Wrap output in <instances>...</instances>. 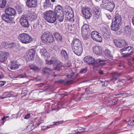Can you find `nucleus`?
Masks as SVG:
<instances>
[{
    "mask_svg": "<svg viewBox=\"0 0 134 134\" xmlns=\"http://www.w3.org/2000/svg\"><path fill=\"white\" fill-rule=\"evenodd\" d=\"M71 45L74 53L77 55H80L83 51L81 41L78 39H74L72 42Z\"/></svg>",
    "mask_w": 134,
    "mask_h": 134,
    "instance_id": "obj_1",
    "label": "nucleus"
},
{
    "mask_svg": "<svg viewBox=\"0 0 134 134\" xmlns=\"http://www.w3.org/2000/svg\"><path fill=\"white\" fill-rule=\"evenodd\" d=\"M122 23L121 16L116 13L114 18L112 19L111 25V29L113 31H118L120 28Z\"/></svg>",
    "mask_w": 134,
    "mask_h": 134,
    "instance_id": "obj_2",
    "label": "nucleus"
},
{
    "mask_svg": "<svg viewBox=\"0 0 134 134\" xmlns=\"http://www.w3.org/2000/svg\"><path fill=\"white\" fill-rule=\"evenodd\" d=\"M56 13L52 11H47L43 13V16L46 20L50 23H53L56 20Z\"/></svg>",
    "mask_w": 134,
    "mask_h": 134,
    "instance_id": "obj_3",
    "label": "nucleus"
},
{
    "mask_svg": "<svg viewBox=\"0 0 134 134\" xmlns=\"http://www.w3.org/2000/svg\"><path fill=\"white\" fill-rule=\"evenodd\" d=\"M18 38L20 42L25 44L30 43L32 41L31 37L28 34L24 33L20 34Z\"/></svg>",
    "mask_w": 134,
    "mask_h": 134,
    "instance_id": "obj_4",
    "label": "nucleus"
},
{
    "mask_svg": "<svg viewBox=\"0 0 134 134\" xmlns=\"http://www.w3.org/2000/svg\"><path fill=\"white\" fill-rule=\"evenodd\" d=\"M82 36L84 40L88 39L91 33V31L89 26L86 24H84L81 28Z\"/></svg>",
    "mask_w": 134,
    "mask_h": 134,
    "instance_id": "obj_5",
    "label": "nucleus"
},
{
    "mask_svg": "<svg viewBox=\"0 0 134 134\" xmlns=\"http://www.w3.org/2000/svg\"><path fill=\"white\" fill-rule=\"evenodd\" d=\"M41 40L42 41L47 43H52L54 41L52 35L49 32H45L42 34Z\"/></svg>",
    "mask_w": 134,
    "mask_h": 134,
    "instance_id": "obj_6",
    "label": "nucleus"
},
{
    "mask_svg": "<svg viewBox=\"0 0 134 134\" xmlns=\"http://www.w3.org/2000/svg\"><path fill=\"white\" fill-rule=\"evenodd\" d=\"M114 43L116 47L119 48H123L124 47H127L128 45L127 43L123 39L115 40H114Z\"/></svg>",
    "mask_w": 134,
    "mask_h": 134,
    "instance_id": "obj_7",
    "label": "nucleus"
},
{
    "mask_svg": "<svg viewBox=\"0 0 134 134\" xmlns=\"http://www.w3.org/2000/svg\"><path fill=\"white\" fill-rule=\"evenodd\" d=\"M100 34L95 31H92L91 34V38L97 42H100L102 41V38L99 35Z\"/></svg>",
    "mask_w": 134,
    "mask_h": 134,
    "instance_id": "obj_8",
    "label": "nucleus"
},
{
    "mask_svg": "<svg viewBox=\"0 0 134 134\" xmlns=\"http://www.w3.org/2000/svg\"><path fill=\"white\" fill-rule=\"evenodd\" d=\"M20 22L23 27L27 28L29 27L30 24L28 20L27 17L26 16H22L20 19Z\"/></svg>",
    "mask_w": 134,
    "mask_h": 134,
    "instance_id": "obj_9",
    "label": "nucleus"
},
{
    "mask_svg": "<svg viewBox=\"0 0 134 134\" xmlns=\"http://www.w3.org/2000/svg\"><path fill=\"white\" fill-rule=\"evenodd\" d=\"M103 5L104 8L111 12L113 11L115 6L114 3L111 2H109L107 3H104Z\"/></svg>",
    "mask_w": 134,
    "mask_h": 134,
    "instance_id": "obj_10",
    "label": "nucleus"
},
{
    "mask_svg": "<svg viewBox=\"0 0 134 134\" xmlns=\"http://www.w3.org/2000/svg\"><path fill=\"white\" fill-rule=\"evenodd\" d=\"M81 12L85 18L87 19H90L92 16V14L88 8H82Z\"/></svg>",
    "mask_w": 134,
    "mask_h": 134,
    "instance_id": "obj_11",
    "label": "nucleus"
},
{
    "mask_svg": "<svg viewBox=\"0 0 134 134\" xmlns=\"http://www.w3.org/2000/svg\"><path fill=\"white\" fill-rule=\"evenodd\" d=\"M1 18L3 20L7 23H12L13 21V18L12 16L5 13L2 15Z\"/></svg>",
    "mask_w": 134,
    "mask_h": 134,
    "instance_id": "obj_12",
    "label": "nucleus"
},
{
    "mask_svg": "<svg viewBox=\"0 0 134 134\" xmlns=\"http://www.w3.org/2000/svg\"><path fill=\"white\" fill-rule=\"evenodd\" d=\"M92 12L97 18H98L101 14L100 9L98 7H93L92 9Z\"/></svg>",
    "mask_w": 134,
    "mask_h": 134,
    "instance_id": "obj_13",
    "label": "nucleus"
},
{
    "mask_svg": "<svg viewBox=\"0 0 134 134\" xmlns=\"http://www.w3.org/2000/svg\"><path fill=\"white\" fill-rule=\"evenodd\" d=\"M93 51L94 53L97 55H101L102 53L101 47L99 46H95L93 47Z\"/></svg>",
    "mask_w": 134,
    "mask_h": 134,
    "instance_id": "obj_14",
    "label": "nucleus"
},
{
    "mask_svg": "<svg viewBox=\"0 0 134 134\" xmlns=\"http://www.w3.org/2000/svg\"><path fill=\"white\" fill-rule=\"evenodd\" d=\"M84 60L88 64L92 65H95L96 60L92 57L89 56H86L84 58Z\"/></svg>",
    "mask_w": 134,
    "mask_h": 134,
    "instance_id": "obj_15",
    "label": "nucleus"
},
{
    "mask_svg": "<svg viewBox=\"0 0 134 134\" xmlns=\"http://www.w3.org/2000/svg\"><path fill=\"white\" fill-rule=\"evenodd\" d=\"M35 55V51L33 49H31L28 52L27 57L29 61L33 60Z\"/></svg>",
    "mask_w": 134,
    "mask_h": 134,
    "instance_id": "obj_16",
    "label": "nucleus"
},
{
    "mask_svg": "<svg viewBox=\"0 0 134 134\" xmlns=\"http://www.w3.org/2000/svg\"><path fill=\"white\" fill-rule=\"evenodd\" d=\"M4 12L11 16H15L16 14V12L15 10L11 7L7 8L5 10Z\"/></svg>",
    "mask_w": 134,
    "mask_h": 134,
    "instance_id": "obj_17",
    "label": "nucleus"
},
{
    "mask_svg": "<svg viewBox=\"0 0 134 134\" xmlns=\"http://www.w3.org/2000/svg\"><path fill=\"white\" fill-rule=\"evenodd\" d=\"M9 53L2 51L0 52V62H4L7 59Z\"/></svg>",
    "mask_w": 134,
    "mask_h": 134,
    "instance_id": "obj_18",
    "label": "nucleus"
},
{
    "mask_svg": "<svg viewBox=\"0 0 134 134\" xmlns=\"http://www.w3.org/2000/svg\"><path fill=\"white\" fill-rule=\"evenodd\" d=\"M107 63L106 60L98 58L95 60V65H96L98 67L105 66Z\"/></svg>",
    "mask_w": 134,
    "mask_h": 134,
    "instance_id": "obj_19",
    "label": "nucleus"
},
{
    "mask_svg": "<svg viewBox=\"0 0 134 134\" xmlns=\"http://www.w3.org/2000/svg\"><path fill=\"white\" fill-rule=\"evenodd\" d=\"M26 3L27 6L29 8H32L36 7L37 3L32 0H27Z\"/></svg>",
    "mask_w": 134,
    "mask_h": 134,
    "instance_id": "obj_20",
    "label": "nucleus"
},
{
    "mask_svg": "<svg viewBox=\"0 0 134 134\" xmlns=\"http://www.w3.org/2000/svg\"><path fill=\"white\" fill-rule=\"evenodd\" d=\"M120 73L117 72H114L112 73L111 74V77L110 79V80H114V81L116 80L118 77L120 76Z\"/></svg>",
    "mask_w": 134,
    "mask_h": 134,
    "instance_id": "obj_21",
    "label": "nucleus"
},
{
    "mask_svg": "<svg viewBox=\"0 0 134 134\" xmlns=\"http://www.w3.org/2000/svg\"><path fill=\"white\" fill-rule=\"evenodd\" d=\"M29 16L31 19V21H34L37 18V14L34 11H32L30 12Z\"/></svg>",
    "mask_w": 134,
    "mask_h": 134,
    "instance_id": "obj_22",
    "label": "nucleus"
},
{
    "mask_svg": "<svg viewBox=\"0 0 134 134\" xmlns=\"http://www.w3.org/2000/svg\"><path fill=\"white\" fill-rule=\"evenodd\" d=\"M70 69V72L68 73L69 74L67 75V77L68 78L74 79L77 74L73 72L71 69Z\"/></svg>",
    "mask_w": 134,
    "mask_h": 134,
    "instance_id": "obj_23",
    "label": "nucleus"
},
{
    "mask_svg": "<svg viewBox=\"0 0 134 134\" xmlns=\"http://www.w3.org/2000/svg\"><path fill=\"white\" fill-rule=\"evenodd\" d=\"M55 13L56 14L58 13H63L62 12V7L60 5H57L55 7L54 9Z\"/></svg>",
    "mask_w": 134,
    "mask_h": 134,
    "instance_id": "obj_24",
    "label": "nucleus"
},
{
    "mask_svg": "<svg viewBox=\"0 0 134 134\" xmlns=\"http://www.w3.org/2000/svg\"><path fill=\"white\" fill-rule=\"evenodd\" d=\"M61 56L64 57L65 60H68L69 59V56L66 51L64 50H62L60 52Z\"/></svg>",
    "mask_w": 134,
    "mask_h": 134,
    "instance_id": "obj_25",
    "label": "nucleus"
},
{
    "mask_svg": "<svg viewBox=\"0 0 134 134\" xmlns=\"http://www.w3.org/2000/svg\"><path fill=\"white\" fill-rule=\"evenodd\" d=\"M53 35L56 40L58 42H62V36L58 33H55Z\"/></svg>",
    "mask_w": 134,
    "mask_h": 134,
    "instance_id": "obj_26",
    "label": "nucleus"
},
{
    "mask_svg": "<svg viewBox=\"0 0 134 134\" xmlns=\"http://www.w3.org/2000/svg\"><path fill=\"white\" fill-rule=\"evenodd\" d=\"M58 20L60 22L62 21L64 18V15L63 13L56 14Z\"/></svg>",
    "mask_w": 134,
    "mask_h": 134,
    "instance_id": "obj_27",
    "label": "nucleus"
},
{
    "mask_svg": "<svg viewBox=\"0 0 134 134\" xmlns=\"http://www.w3.org/2000/svg\"><path fill=\"white\" fill-rule=\"evenodd\" d=\"M42 73L43 74H51L52 72V70L48 68H43L42 70Z\"/></svg>",
    "mask_w": 134,
    "mask_h": 134,
    "instance_id": "obj_28",
    "label": "nucleus"
},
{
    "mask_svg": "<svg viewBox=\"0 0 134 134\" xmlns=\"http://www.w3.org/2000/svg\"><path fill=\"white\" fill-rule=\"evenodd\" d=\"M117 100L114 99L108 102L107 104L109 106H112L115 104L117 103Z\"/></svg>",
    "mask_w": 134,
    "mask_h": 134,
    "instance_id": "obj_29",
    "label": "nucleus"
},
{
    "mask_svg": "<svg viewBox=\"0 0 134 134\" xmlns=\"http://www.w3.org/2000/svg\"><path fill=\"white\" fill-rule=\"evenodd\" d=\"M127 125L132 126H134V115L132 117L130 118Z\"/></svg>",
    "mask_w": 134,
    "mask_h": 134,
    "instance_id": "obj_30",
    "label": "nucleus"
},
{
    "mask_svg": "<svg viewBox=\"0 0 134 134\" xmlns=\"http://www.w3.org/2000/svg\"><path fill=\"white\" fill-rule=\"evenodd\" d=\"M9 65H10V67H19L20 66H21V64H18V63L15 62H11L10 63Z\"/></svg>",
    "mask_w": 134,
    "mask_h": 134,
    "instance_id": "obj_31",
    "label": "nucleus"
},
{
    "mask_svg": "<svg viewBox=\"0 0 134 134\" xmlns=\"http://www.w3.org/2000/svg\"><path fill=\"white\" fill-rule=\"evenodd\" d=\"M40 53L41 55L44 57L47 56L48 53L47 50L44 48L41 49L40 50Z\"/></svg>",
    "mask_w": 134,
    "mask_h": 134,
    "instance_id": "obj_32",
    "label": "nucleus"
},
{
    "mask_svg": "<svg viewBox=\"0 0 134 134\" xmlns=\"http://www.w3.org/2000/svg\"><path fill=\"white\" fill-rule=\"evenodd\" d=\"M54 64L57 66V67H62L63 63L59 60L54 59Z\"/></svg>",
    "mask_w": 134,
    "mask_h": 134,
    "instance_id": "obj_33",
    "label": "nucleus"
},
{
    "mask_svg": "<svg viewBox=\"0 0 134 134\" xmlns=\"http://www.w3.org/2000/svg\"><path fill=\"white\" fill-rule=\"evenodd\" d=\"M30 123H31V124H32L33 123V124L31 126V127L30 128V130L32 131L33 129H35V128H36L37 127V125L36 124V122L35 121H34L33 120H31L30 121Z\"/></svg>",
    "mask_w": 134,
    "mask_h": 134,
    "instance_id": "obj_34",
    "label": "nucleus"
},
{
    "mask_svg": "<svg viewBox=\"0 0 134 134\" xmlns=\"http://www.w3.org/2000/svg\"><path fill=\"white\" fill-rule=\"evenodd\" d=\"M132 47L131 46H128V47H124L123 48L121 49H120V51L122 52H123L124 51H128V52L130 51H131V50H132Z\"/></svg>",
    "mask_w": 134,
    "mask_h": 134,
    "instance_id": "obj_35",
    "label": "nucleus"
},
{
    "mask_svg": "<svg viewBox=\"0 0 134 134\" xmlns=\"http://www.w3.org/2000/svg\"><path fill=\"white\" fill-rule=\"evenodd\" d=\"M70 15H71L70 14H69L68 15H66L65 17V20H68L71 21L72 19H73V21H74V19H73V15H72L71 16H70Z\"/></svg>",
    "mask_w": 134,
    "mask_h": 134,
    "instance_id": "obj_36",
    "label": "nucleus"
},
{
    "mask_svg": "<svg viewBox=\"0 0 134 134\" xmlns=\"http://www.w3.org/2000/svg\"><path fill=\"white\" fill-rule=\"evenodd\" d=\"M33 28L36 30H39L42 29L41 26H40L38 24H35L33 25Z\"/></svg>",
    "mask_w": 134,
    "mask_h": 134,
    "instance_id": "obj_37",
    "label": "nucleus"
},
{
    "mask_svg": "<svg viewBox=\"0 0 134 134\" xmlns=\"http://www.w3.org/2000/svg\"><path fill=\"white\" fill-rule=\"evenodd\" d=\"M58 82L59 83L64 85H65L69 83L68 81L63 80H59L58 81Z\"/></svg>",
    "mask_w": 134,
    "mask_h": 134,
    "instance_id": "obj_38",
    "label": "nucleus"
},
{
    "mask_svg": "<svg viewBox=\"0 0 134 134\" xmlns=\"http://www.w3.org/2000/svg\"><path fill=\"white\" fill-rule=\"evenodd\" d=\"M51 4V2L49 0H46L44 3L43 6L44 8H46L47 5H49Z\"/></svg>",
    "mask_w": 134,
    "mask_h": 134,
    "instance_id": "obj_39",
    "label": "nucleus"
},
{
    "mask_svg": "<svg viewBox=\"0 0 134 134\" xmlns=\"http://www.w3.org/2000/svg\"><path fill=\"white\" fill-rule=\"evenodd\" d=\"M54 58H52L50 60H46V63L47 64L51 65L54 63Z\"/></svg>",
    "mask_w": 134,
    "mask_h": 134,
    "instance_id": "obj_40",
    "label": "nucleus"
},
{
    "mask_svg": "<svg viewBox=\"0 0 134 134\" xmlns=\"http://www.w3.org/2000/svg\"><path fill=\"white\" fill-rule=\"evenodd\" d=\"M6 1L5 0H3L2 1L1 3L0 4V7L1 8H4L6 5Z\"/></svg>",
    "mask_w": 134,
    "mask_h": 134,
    "instance_id": "obj_41",
    "label": "nucleus"
},
{
    "mask_svg": "<svg viewBox=\"0 0 134 134\" xmlns=\"http://www.w3.org/2000/svg\"><path fill=\"white\" fill-rule=\"evenodd\" d=\"M104 53L107 56L110 57L111 56L110 52L109 50H106L104 52Z\"/></svg>",
    "mask_w": 134,
    "mask_h": 134,
    "instance_id": "obj_42",
    "label": "nucleus"
},
{
    "mask_svg": "<svg viewBox=\"0 0 134 134\" xmlns=\"http://www.w3.org/2000/svg\"><path fill=\"white\" fill-rule=\"evenodd\" d=\"M36 63L37 65H38L39 66H42V62L40 59L38 58H37L36 60Z\"/></svg>",
    "mask_w": 134,
    "mask_h": 134,
    "instance_id": "obj_43",
    "label": "nucleus"
},
{
    "mask_svg": "<svg viewBox=\"0 0 134 134\" xmlns=\"http://www.w3.org/2000/svg\"><path fill=\"white\" fill-rule=\"evenodd\" d=\"M8 47L7 48H13L15 46V44L14 43H8Z\"/></svg>",
    "mask_w": 134,
    "mask_h": 134,
    "instance_id": "obj_44",
    "label": "nucleus"
},
{
    "mask_svg": "<svg viewBox=\"0 0 134 134\" xmlns=\"http://www.w3.org/2000/svg\"><path fill=\"white\" fill-rule=\"evenodd\" d=\"M124 30L127 34L129 32L130 30V26L129 25L126 26L124 28Z\"/></svg>",
    "mask_w": 134,
    "mask_h": 134,
    "instance_id": "obj_45",
    "label": "nucleus"
},
{
    "mask_svg": "<svg viewBox=\"0 0 134 134\" xmlns=\"http://www.w3.org/2000/svg\"><path fill=\"white\" fill-rule=\"evenodd\" d=\"M133 51L132 50H131V51L129 53H126V54L125 53L123 54V57H127L129 56L130 55H131L132 54V53H133Z\"/></svg>",
    "mask_w": 134,
    "mask_h": 134,
    "instance_id": "obj_46",
    "label": "nucleus"
},
{
    "mask_svg": "<svg viewBox=\"0 0 134 134\" xmlns=\"http://www.w3.org/2000/svg\"><path fill=\"white\" fill-rule=\"evenodd\" d=\"M101 30L102 32V34L107 33L108 31V29L106 27L102 28Z\"/></svg>",
    "mask_w": 134,
    "mask_h": 134,
    "instance_id": "obj_47",
    "label": "nucleus"
},
{
    "mask_svg": "<svg viewBox=\"0 0 134 134\" xmlns=\"http://www.w3.org/2000/svg\"><path fill=\"white\" fill-rule=\"evenodd\" d=\"M15 7L17 9V11L20 12H22V8L20 7H19L18 5H17L15 6Z\"/></svg>",
    "mask_w": 134,
    "mask_h": 134,
    "instance_id": "obj_48",
    "label": "nucleus"
},
{
    "mask_svg": "<svg viewBox=\"0 0 134 134\" xmlns=\"http://www.w3.org/2000/svg\"><path fill=\"white\" fill-rule=\"evenodd\" d=\"M30 69L33 70L35 72H38L40 69L39 68H30Z\"/></svg>",
    "mask_w": 134,
    "mask_h": 134,
    "instance_id": "obj_49",
    "label": "nucleus"
},
{
    "mask_svg": "<svg viewBox=\"0 0 134 134\" xmlns=\"http://www.w3.org/2000/svg\"><path fill=\"white\" fill-rule=\"evenodd\" d=\"M65 66L66 67H70L72 66L70 62L69 61L65 63Z\"/></svg>",
    "mask_w": 134,
    "mask_h": 134,
    "instance_id": "obj_50",
    "label": "nucleus"
},
{
    "mask_svg": "<svg viewBox=\"0 0 134 134\" xmlns=\"http://www.w3.org/2000/svg\"><path fill=\"white\" fill-rule=\"evenodd\" d=\"M63 121H57V122H54L53 123V125H58V124H59L62 123H63Z\"/></svg>",
    "mask_w": 134,
    "mask_h": 134,
    "instance_id": "obj_51",
    "label": "nucleus"
},
{
    "mask_svg": "<svg viewBox=\"0 0 134 134\" xmlns=\"http://www.w3.org/2000/svg\"><path fill=\"white\" fill-rule=\"evenodd\" d=\"M2 44L4 47L7 48H8V43L6 42H3L2 43Z\"/></svg>",
    "mask_w": 134,
    "mask_h": 134,
    "instance_id": "obj_52",
    "label": "nucleus"
},
{
    "mask_svg": "<svg viewBox=\"0 0 134 134\" xmlns=\"http://www.w3.org/2000/svg\"><path fill=\"white\" fill-rule=\"evenodd\" d=\"M38 122H36V124L37 126L41 124L43 122V121L42 120H38Z\"/></svg>",
    "mask_w": 134,
    "mask_h": 134,
    "instance_id": "obj_53",
    "label": "nucleus"
},
{
    "mask_svg": "<svg viewBox=\"0 0 134 134\" xmlns=\"http://www.w3.org/2000/svg\"><path fill=\"white\" fill-rule=\"evenodd\" d=\"M87 68L83 69L80 71V73L81 74L85 73L87 71Z\"/></svg>",
    "mask_w": 134,
    "mask_h": 134,
    "instance_id": "obj_54",
    "label": "nucleus"
},
{
    "mask_svg": "<svg viewBox=\"0 0 134 134\" xmlns=\"http://www.w3.org/2000/svg\"><path fill=\"white\" fill-rule=\"evenodd\" d=\"M0 82H2L0 84V86L2 87L6 83V81H1Z\"/></svg>",
    "mask_w": 134,
    "mask_h": 134,
    "instance_id": "obj_55",
    "label": "nucleus"
},
{
    "mask_svg": "<svg viewBox=\"0 0 134 134\" xmlns=\"http://www.w3.org/2000/svg\"><path fill=\"white\" fill-rule=\"evenodd\" d=\"M49 126L47 127V126H42L41 127L42 130H45L49 128Z\"/></svg>",
    "mask_w": 134,
    "mask_h": 134,
    "instance_id": "obj_56",
    "label": "nucleus"
},
{
    "mask_svg": "<svg viewBox=\"0 0 134 134\" xmlns=\"http://www.w3.org/2000/svg\"><path fill=\"white\" fill-rule=\"evenodd\" d=\"M86 92L91 91H92V89L91 88L88 87L85 89Z\"/></svg>",
    "mask_w": 134,
    "mask_h": 134,
    "instance_id": "obj_57",
    "label": "nucleus"
},
{
    "mask_svg": "<svg viewBox=\"0 0 134 134\" xmlns=\"http://www.w3.org/2000/svg\"><path fill=\"white\" fill-rule=\"evenodd\" d=\"M103 37L105 39L107 40L108 38V35L107 34V33H105L104 34H103Z\"/></svg>",
    "mask_w": 134,
    "mask_h": 134,
    "instance_id": "obj_58",
    "label": "nucleus"
},
{
    "mask_svg": "<svg viewBox=\"0 0 134 134\" xmlns=\"http://www.w3.org/2000/svg\"><path fill=\"white\" fill-rule=\"evenodd\" d=\"M26 73H25L24 75H22V74L20 75H19V76H18V77H19L20 78H23L26 77Z\"/></svg>",
    "mask_w": 134,
    "mask_h": 134,
    "instance_id": "obj_59",
    "label": "nucleus"
},
{
    "mask_svg": "<svg viewBox=\"0 0 134 134\" xmlns=\"http://www.w3.org/2000/svg\"><path fill=\"white\" fill-rule=\"evenodd\" d=\"M30 116V114H28L26 115L24 118L26 119H28Z\"/></svg>",
    "mask_w": 134,
    "mask_h": 134,
    "instance_id": "obj_60",
    "label": "nucleus"
},
{
    "mask_svg": "<svg viewBox=\"0 0 134 134\" xmlns=\"http://www.w3.org/2000/svg\"><path fill=\"white\" fill-rule=\"evenodd\" d=\"M10 97L9 94L7 95V96H5L4 97H2V96H0V98H1L2 99H4L5 98H7L8 97Z\"/></svg>",
    "mask_w": 134,
    "mask_h": 134,
    "instance_id": "obj_61",
    "label": "nucleus"
},
{
    "mask_svg": "<svg viewBox=\"0 0 134 134\" xmlns=\"http://www.w3.org/2000/svg\"><path fill=\"white\" fill-rule=\"evenodd\" d=\"M74 131L76 133H80L82 132V131L80 130V129H78L77 130Z\"/></svg>",
    "mask_w": 134,
    "mask_h": 134,
    "instance_id": "obj_62",
    "label": "nucleus"
},
{
    "mask_svg": "<svg viewBox=\"0 0 134 134\" xmlns=\"http://www.w3.org/2000/svg\"><path fill=\"white\" fill-rule=\"evenodd\" d=\"M121 31H119L118 32H117L116 33V34L117 35H119L121 34Z\"/></svg>",
    "mask_w": 134,
    "mask_h": 134,
    "instance_id": "obj_63",
    "label": "nucleus"
},
{
    "mask_svg": "<svg viewBox=\"0 0 134 134\" xmlns=\"http://www.w3.org/2000/svg\"><path fill=\"white\" fill-rule=\"evenodd\" d=\"M132 22L133 25L134 26V15L133 16L132 20Z\"/></svg>",
    "mask_w": 134,
    "mask_h": 134,
    "instance_id": "obj_64",
    "label": "nucleus"
}]
</instances>
